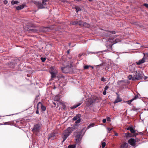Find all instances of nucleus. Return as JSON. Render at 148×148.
<instances>
[{"label":"nucleus","mask_w":148,"mask_h":148,"mask_svg":"<svg viewBox=\"0 0 148 148\" xmlns=\"http://www.w3.org/2000/svg\"><path fill=\"white\" fill-rule=\"evenodd\" d=\"M75 129V126L69 127L64 131L62 136V138H63V140L62 141V143L64 141Z\"/></svg>","instance_id":"nucleus-1"},{"label":"nucleus","mask_w":148,"mask_h":148,"mask_svg":"<svg viewBox=\"0 0 148 148\" xmlns=\"http://www.w3.org/2000/svg\"><path fill=\"white\" fill-rule=\"evenodd\" d=\"M142 75L141 74L140 72L136 71L134 75V76L132 75H129L128 76V78L129 80H139L142 79Z\"/></svg>","instance_id":"nucleus-2"},{"label":"nucleus","mask_w":148,"mask_h":148,"mask_svg":"<svg viewBox=\"0 0 148 148\" xmlns=\"http://www.w3.org/2000/svg\"><path fill=\"white\" fill-rule=\"evenodd\" d=\"M42 125L40 123H38L34 125L32 131L34 133H37L39 132L41 127Z\"/></svg>","instance_id":"nucleus-3"},{"label":"nucleus","mask_w":148,"mask_h":148,"mask_svg":"<svg viewBox=\"0 0 148 148\" xmlns=\"http://www.w3.org/2000/svg\"><path fill=\"white\" fill-rule=\"evenodd\" d=\"M68 58L69 59V60L67 59H66L65 60H64V59H65V57L63 56L62 58V60L64 62V65H66V66L70 67L71 65L73 62L71 60H69L71 58Z\"/></svg>","instance_id":"nucleus-4"},{"label":"nucleus","mask_w":148,"mask_h":148,"mask_svg":"<svg viewBox=\"0 0 148 148\" xmlns=\"http://www.w3.org/2000/svg\"><path fill=\"white\" fill-rule=\"evenodd\" d=\"M144 56L143 58L140 60L136 62V64L138 65H140L141 64H143L145 62V60L146 59H147V57H148V55L147 54H145L143 53Z\"/></svg>","instance_id":"nucleus-5"},{"label":"nucleus","mask_w":148,"mask_h":148,"mask_svg":"<svg viewBox=\"0 0 148 148\" xmlns=\"http://www.w3.org/2000/svg\"><path fill=\"white\" fill-rule=\"evenodd\" d=\"M53 28L52 27H45L41 28L40 30L44 32H50L51 30L53 29Z\"/></svg>","instance_id":"nucleus-6"},{"label":"nucleus","mask_w":148,"mask_h":148,"mask_svg":"<svg viewBox=\"0 0 148 148\" xmlns=\"http://www.w3.org/2000/svg\"><path fill=\"white\" fill-rule=\"evenodd\" d=\"M70 67L67 66L66 67H62L61 68L62 72L65 73H69L70 71Z\"/></svg>","instance_id":"nucleus-7"},{"label":"nucleus","mask_w":148,"mask_h":148,"mask_svg":"<svg viewBox=\"0 0 148 148\" xmlns=\"http://www.w3.org/2000/svg\"><path fill=\"white\" fill-rule=\"evenodd\" d=\"M136 140L134 138H130L128 141V143L133 146L135 145Z\"/></svg>","instance_id":"nucleus-8"},{"label":"nucleus","mask_w":148,"mask_h":148,"mask_svg":"<svg viewBox=\"0 0 148 148\" xmlns=\"http://www.w3.org/2000/svg\"><path fill=\"white\" fill-rule=\"evenodd\" d=\"M55 137V134L53 132L48 135V140L51 139V140H52L54 139Z\"/></svg>","instance_id":"nucleus-9"},{"label":"nucleus","mask_w":148,"mask_h":148,"mask_svg":"<svg viewBox=\"0 0 148 148\" xmlns=\"http://www.w3.org/2000/svg\"><path fill=\"white\" fill-rule=\"evenodd\" d=\"M75 139L76 141L78 142L79 140L80 136H81V133L80 132H77L75 134Z\"/></svg>","instance_id":"nucleus-10"},{"label":"nucleus","mask_w":148,"mask_h":148,"mask_svg":"<svg viewBox=\"0 0 148 148\" xmlns=\"http://www.w3.org/2000/svg\"><path fill=\"white\" fill-rule=\"evenodd\" d=\"M79 23V25H83L85 27H88L89 26V25L87 23L84 22L82 21H81V22H80Z\"/></svg>","instance_id":"nucleus-11"},{"label":"nucleus","mask_w":148,"mask_h":148,"mask_svg":"<svg viewBox=\"0 0 148 148\" xmlns=\"http://www.w3.org/2000/svg\"><path fill=\"white\" fill-rule=\"evenodd\" d=\"M117 94V96L116 99L114 102V103H117L119 102H120L122 100V99L120 98L119 95Z\"/></svg>","instance_id":"nucleus-12"},{"label":"nucleus","mask_w":148,"mask_h":148,"mask_svg":"<svg viewBox=\"0 0 148 148\" xmlns=\"http://www.w3.org/2000/svg\"><path fill=\"white\" fill-rule=\"evenodd\" d=\"M27 31L29 33H35L37 31V30L35 29L32 28H28Z\"/></svg>","instance_id":"nucleus-13"},{"label":"nucleus","mask_w":148,"mask_h":148,"mask_svg":"<svg viewBox=\"0 0 148 148\" xmlns=\"http://www.w3.org/2000/svg\"><path fill=\"white\" fill-rule=\"evenodd\" d=\"M36 3V4L37 5L38 7L39 8H45L43 4L41 3L37 2L35 3Z\"/></svg>","instance_id":"nucleus-14"},{"label":"nucleus","mask_w":148,"mask_h":148,"mask_svg":"<svg viewBox=\"0 0 148 148\" xmlns=\"http://www.w3.org/2000/svg\"><path fill=\"white\" fill-rule=\"evenodd\" d=\"M25 6V4H23L21 5L17 6L16 8V9L17 10H20L23 9Z\"/></svg>","instance_id":"nucleus-15"},{"label":"nucleus","mask_w":148,"mask_h":148,"mask_svg":"<svg viewBox=\"0 0 148 148\" xmlns=\"http://www.w3.org/2000/svg\"><path fill=\"white\" fill-rule=\"evenodd\" d=\"M40 104L41 105V110L43 111H45L46 110V107L44 106L42 103H41L40 102H39L38 103V104Z\"/></svg>","instance_id":"nucleus-16"},{"label":"nucleus","mask_w":148,"mask_h":148,"mask_svg":"<svg viewBox=\"0 0 148 148\" xmlns=\"http://www.w3.org/2000/svg\"><path fill=\"white\" fill-rule=\"evenodd\" d=\"M128 147V144L126 142L124 143L121 146V148H127Z\"/></svg>","instance_id":"nucleus-17"},{"label":"nucleus","mask_w":148,"mask_h":148,"mask_svg":"<svg viewBox=\"0 0 148 148\" xmlns=\"http://www.w3.org/2000/svg\"><path fill=\"white\" fill-rule=\"evenodd\" d=\"M81 115L80 114H77L76 115V116H74L73 119V121H75L79 119H80L81 117Z\"/></svg>","instance_id":"nucleus-18"},{"label":"nucleus","mask_w":148,"mask_h":148,"mask_svg":"<svg viewBox=\"0 0 148 148\" xmlns=\"http://www.w3.org/2000/svg\"><path fill=\"white\" fill-rule=\"evenodd\" d=\"M125 135L127 138L133 137V134H132L128 132L126 133Z\"/></svg>","instance_id":"nucleus-19"},{"label":"nucleus","mask_w":148,"mask_h":148,"mask_svg":"<svg viewBox=\"0 0 148 148\" xmlns=\"http://www.w3.org/2000/svg\"><path fill=\"white\" fill-rule=\"evenodd\" d=\"M81 103H79L78 104H77L76 105H75L74 106H73L71 107V109H75V108H76L77 107H78V106H79L80 105H81Z\"/></svg>","instance_id":"nucleus-20"},{"label":"nucleus","mask_w":148,"mask_h":148,"mask_svg":"<svg viewBox=\"0 0 148 148\" xmlns=\"http://www.w3.org/2000/svg\"><path fill=\"white\" fill-rule=\"evenodd\" d=\"M81 21H75L74 22H73L72 23V24L73 25H75L76 24H78L79 25V24H80V22H81Z\"/></svg>","instance_id":"nucleus-21"},{"label":"nucleus","mask_w":148,"mask_h":148,"mask_svg":"<svg viewBox=\"0 0 148 148\" xmlns=\"http://www.w3.org/2000/svg\"><path fill=\"white\" fill-rule=\"evenodd\" d=\"M19 3V2L17 1H14L12 0L11 1V4L12 5H13L14 4H17Z\"/></svg>","instance_id":"nucleus-22"},{"label":"nucleus","mask_w":148,"mask_h":148,"mask_svg":"<svg viewBox=\"0 0 148 148\" xmlns=\"http://www.w3.org/2000/svg\"><path fill=\"white\" fill-rule=\"evenodd\" d=\"M51 75L52 78H54L56 77V74L55 73L53 72H51Z\"/></svg>","instance_id":"nucleus-23"},{"label":"nucleus","mask_w":148,"mask_h":148,"mask_svg":"<svg viewBox=\"0 0 148 148\" xmlns=\"http://www.w3.org/2000/svg\"><path fill=\"white\" fill-rule=\"evenodd\" d=\"M81 120V119H79L76 120V121L75 122V126H74L75 128V126H76L77 125V124L79 123L80 122Z\"/></svg>","instance_id":"nucleus-24"},{"label":"nucleus","mask_w":148,"mask_h":148,"mask_svg":"<svg viewBox=\"0 0 148 148\" xmlns=\"http://www.w3.org/2000/svg\"><path fill=\"white\" fill-rule=\"evenodd\" d=\"M98 98H93V99L94 100H93V101H92V102H98Z\"/></svg>","instance_id":"nucleus-25"},{"label":"nucleus","mask_w":148,"mask_h":148,"mask_svg":"<svg viewBox=\"0 0 148 148\" xmlns=\"http://www.w3.org/2000/svg\"><path fill=\"white\" fill-rule=\"evenodd\" d=\"M130 131L131 132V133L133 134L135 133V130H134V129L132 127Z\"/></svg>","instance_id":"nucleus-26"},{"label":"nucleus","mask_w":148,"mask_h":148,"mask_svg":"<svg viewBox=\"0 0 148 148\" xmlns=\"http://www.w3.org/2000/svg\"><path fill=\"white\" fill-rule=\"evenodd\" d=\"M91 66L90 65H85L84 67V69H88L89 67Z\"/></svg>","instance_id":"nucleus-27"},{"label":"nucleus","mask_w":148,"mask_h":148,"mask_svg":"<svg viewBox=\"0 0 148 148\" xmlns=\"http://www.w3.org/2000/svg\"><path fill=\"white\" fill-rule=\"evenodd\" d=\"M75 146L74 145H69L68 148H75Z\"/></svg>","instance_id":"nucleus-28"},{"label":"nucleus","mask_w":148,"mask_h":148,"mask_svg":"<svg viewBox=\"0 0 148 148\" xmlns=\"http://www.w3.org/2000/svg\"><path fill=\"white\" fill-rule=\"evenodd\" d=\"M107 32L109 33L110 34H115V32L114 31H108Z\"/></svg>","instance_id":"nucleus-29"},{"label":"nucleus","mask_w":148,"mask_h":148,"mask_svg":"<svg viewBox=\"0 0 148 148\" xmlns=\"http://www.w3.org/2000/svg\"><path fill=\"white\" fill-rule=\"evenodd\" d=\"M138 97V95H135L134 97L132 99L133 101L137 99Z\"/></svg>","instance_id":"nucleus-30"},{"label":"nucleus","mask_w":148,"mask_h":148,"mask_svg":"<svg viewBox=\"0 0 148 148\" xmlns=\"http://www.w3.org/2000/svg\"><path fill=\"white\" fill-rule=\"evenodd\" d=\"M133 101V100H132V99L130 100H129V101H126V102L129 105H130L131 103Z\"/></svg>","instance_id":"nucleus-31"},{"label":"nucleus","mask_w":148,"mask_h":148,"mask_svg":"<svg viewBox=\"0 0 148 148\" xmlns=\"http://www.w3.org/2000/svg\"><path fill=\"white\" fill-rule=\"evenodd\" d=\"M107 31H106V33L105 34V36H110L111 35V34L108 33L107 32Z\"/></svg>","instance_id":"nucleus-32"},{"label":"nucleus","mask_w":148,"mask_h":148,"mask_svg":"<svg viewBox=\"0 0 148 148\" xmlns=\"http://www.w3.org/2000/svg\"><path fill=\"white\" fill-rule=\"evenodd\" d=\"M75 9L76 10L77 12L78 11L80 10V8L78 7H76L75 8Z\"/></svg>","instance_id":"nucleus-33"},{"label":"nucleus","mask_w":148,"mask_h":148,"mask_svg":"<svg viewBox=\"0 0 148 148\" xmlns=\"http://www.w3.org/2000/svg\"><path fill=\"white\" fill-rule=\"evenodd\" d=\"M102 147V148H104L106 145V143L105 142H102L101 144Z\"/></svg>","instance_id":"nucleus-34"},{"label":"nucleus","mask_w":148,"mask_h":148,"mask_svg":"<svg viewBox=\"0 0 148 148\" xmlns=\"http://www.w3.org/2000/svg\"><path fill=\"white\" fill-rule=\"evenodd\" d=\"M40 59L42 62H44L46 59L45 58L42 57Z\"/></svg>","instance_id":"nucleus-35"},{"label":"nucleus","mask_w":148,"mask_h":148,"mask_svg":"<svg viewBox=\"0 0 148 148\" xmlns=\"http://www.w3.org/2000/svg\"><path fill=\"white\" fill-rule=\"evenodd\" d=\"M47 1V0H43L42 2V4H43V5H44L45 4H46V3H45Z\"/></svg>","instance_id":"nucleus-36"},{"label":"nucleus","mask_w":148,"mask_h":148,"mask_svg":"<svg viewBox=\"0 0 148 148\" xmlns=\"http://www.w3.org/2000/svg\"><path fill=\"white\" fill-rule=\"evenodd\" d=\"M101 80L103 82H105L106 81V80L103 77L101 78Z\"/></svg>","instance_id":"nucleus-37"},{"label":"nucleus","mask_w":148,"mask_h":148,"mask_svg":"<svg viewBox=\"0 0 148 148\" xmlns=\"http://www.w3.org/2000/svg\"><path fill=\"white\" fill-rule=\"evenodd\" d=\"M138 135V133H136L135 132V133H134L133 134V137H134V136H136Z\"/></svg>","instance_id":"nucleus-38"},{"label":"nucleus","mask_w":148,"mask_h":148,"mask_svg":"<svg viewBox=\"0 0 148 148\" xmlns=\"http://www.w3.org/2000/svg\"><path fill=\"white\" fill-rule=\"evenodd\" d=\"M100 52H101L100 51H99V52H90L89 53H90L92 54H97L98 53H99Z\"/></svg>","instance_id":"nucleus-39"},{"label":"nucleus","mask_w":148,"mask_h":148,"mask_svg":"<svg viewBox=\"0 0 148 148\" xmlns=\"http://www.w3.org/2000/svg\"><path fill=\"white\" fill-rule=\"evenodd\" d=\"M109 88V87L108 86H106L104 88V90H106Z\"/></svg>","instance_id":"nucleus-40"},{"label":"nucleus","mask_w":148,"mask_h":148,"mask_svg":"<svg viewBox=\"0 0 148 148\" xmlns=\"http://www.w3.org/2000/svg\"><path fill=\"white\" fill-rule=\"evenodd\" d=\"M8 1L6 0H5L3 1V3L5 4H7Z\"/></svg>","instance_id":"nucleus-41"},{"label":"nucleus","mask_w":148,"mask_h":148,"mask_svg":"<svg viewBox=\"0 0 148 148\" xmlns=\"http://www.w3.org/2000/svg\"><path fill=\"white\" fill-rule=\"evenodd\" d=\"M59 99L58 97H56L55 98V100L56 101H58L59 100Z\"/></svg>","instance_id":"nucleus-42"},{"label":"nucleus","mask_w":148,"mask_h":148,"mask_svg":"<svg viewBox=\"0 0 148 148\" xmlns=\"http://www.w3.org/2000/svg\"><path fill=\"white\" fill-rule=\"evenodd\" d=\"M144 5L145 6L146 8H148V4L147 3H145L144 4Z\"/></svg>","instance_id":"nucleus-43"},{"label":"nucleus","mask_w":148,"mask_h":148,"mask_svg":"<svg viewBox=\"0 0 148 148\" xmlns=\"http://www.w3.org/2000/svg\"><path fill=\"white\" fill-rule=\"evenodd\" d=\"M106 119H103V120L102 121L103 123H105L106 122Z\"/></svg>","instance_id":"nucleus-44"},{"label":"nucleus","mask_w":148,"mask_h":148,"mask_svg":"<svg viewBox=\"0 0 148 148\" xmlns=\"http://www.w3.org/2000/svg\"><path fill=\"white\" fill-rule=\"evenodd\" d=\"M106 90H104L103 91V95H106Z\"/></svg>","instance_id":"nucleus-45"},{"label":"nucleus","mask_w":148,"mask_h":148,"mask_svg":"<svg viewBox=\"0 0 148 148\" xmlns=\"http://www.w3.org/2000/svg\"><path fill=\"white\" fill-rule=\"evenodd\" d=\"M107 121H110V118L109 117H107Z\"/></svg>","instance_id":"nucleus-46"},{"label":"nucleus","mask_w":148,"mask_h":148,"mask_svg":"<svg viewBox=\"0 0 148 148\" xmlns=\"http://www.w3.org/2000/svg\"><path fill=\"white\" fill-rule=\"evenodd\" d=\"M107 129L109 132H110V131H111L112 130V128H107Z\"/></svg>","instance_id":"nucleus-47"},{"label":"nucleus","mask_w":148,"mask_h":148,"mask_svg":"<svg viewBox=\"0 0 148 148\" xmlns=\"http://www.w3.org/2000/svg\"><path fill=\"white\" fill-rule=\"evenodd\" d=\"M94 126V124H92L90 125H89L88 127H93Z\"/></svg>","instance_id":"nucleus-48"},{"label":"nucleus","mask_w":148,"mask_h":148,"mask_svg":"<svg viewBox=\"0 0 148 148\" xmlns=\"http://www.w3.org/2000/svg\"><path fill=\"white\" fill-rule=\"evenodd\" d=\"M136 138V141H137V142H139V141L140 140V139H139V138Z\"/></svg>","instance_id":"nucleus-49"},{"label":"nucleus","mask_w":148,"mask_h":148,"mask_svg":"<svg viewBox=\"0 0 148 148\" xmlns=\"http://www.w3.org/2000/svg\"><path fill=\"white\" fill-rule=\"evenodd\" d=\"M137 109L135 107H133L132 108V110L134 111H136L137 110Z\"/></svg>","instance_id":"nucleus-50"},{"label":"nucleus","mask_w":148,"mask_h":148,"mask_svg":"<svg viewBox=\"0 0 148 148\" xmlns=\"http://www.w3.org/2000/svg\"><path fill=\"white\" fill-rule=\"evenodd\" d=\"M132 127H128L127 128V130H130L131 129Z\"/></svg>","instance_id":"nucleus-51"},{"label":"nucleus","mask_w":148,"mask_h":148,"mask_svg":"<svg viewBox=\"0 0 148 148\" xmlns=\"http://www.w3.org/2000/svg\"><path fill=\"white\" fill-rule=\"evenodd\" d=\"M36 113L37 114H39V112L38 111V110H37L36 111Z\"/></svg>","instance_id":"nucleus-52"},{"label":"nucleus","mask_w":148,"mask_h":148,"mask_svg":"<svg viewBox=\"0 0 148 148\" xmlns=\"http://www.w3.org/2000/svg\"><path fill=\"white\" fill-rule=\"evenodd\" d=\"M39 104H38V103L37 104V110H38V106Z\"/></svg>","instance_id":"nucleus-53"},{"label":"nucleus","mask_w":148,"mask_h":148,"mask_svg":"<svg viewBox=\"0 0 148 148\" xmlns=\"http://www.w3.org/2000/svg\"><path fill=\"white\" fill-rule=\"evenodd\" d=\"M53 104L55 105V106H54V107H55L56 106V103H55V102H53Z\"/></svg>","instance_id":"nucleus-54"},{"label":"nucleus","mask_w":148,"mask_h":148,"mask_svg":"<svg viewBox=\"0 0 148 148\" xmlns=\"http://www.w3.org/2000/svg\"><path fill=\"white\" fill-rule=\"evenodd\" d=\"M67 52L68 53H69L70 52V50H68L67 51Z\"/></svg>","instance_id":"nucleus-55"},{"label":"nucleus","mask_w":148,"mask_h":148,"mask_svg":"<svg viewBox=\"0 0 148 148\" xmlns=\"http://www.w3.org/2000/svg\"><path fill=\"white\" fill-rule=\"evenodd\" d=\"M115 135L116 136H117L118 135V134L117 133H115Z\"/></svg>","instance_id":"nucleus-56"},{"label":"nucleus","mask_w":148,"mask_h":148,"mask_svg":"<svg viewBox=\"0 0 148 148\" xmlns=\"http://www.w3.org/2000/svg\"><path fill=\"white\" fill-rule=\"evenodd\" d=\"M113 44H112L111 45H110V47L111 49H112V45H113Z\"/></svg>","instance_id":"nucleus-57"},{"label":"nucleus","mask_w":148,"mask_h":148,"mask_svg":"<svg viewBox=\"0 0 148 148\" xmlns=\"http://www.w3.org/2000/svg\"><path fill=\"white\" fill-rule=\"evenodd\" d=\"M144 79H146V78H147V77H146V76H145V77H144Z\"/></svg>","instance_id":"nucleus-58"},{"label":"nucleus","mask_w":148,"mask_h":148,"mask_svg":"<svg viewBox=\"0 0 148 148\" xmlns=\"http://www.w3.org/2000/svg\"><path fill=\"white\" fill-rule=\"evenodd\" d=\"M74 0L75 1H81V0Z\"/></svg>","instance_id":"nucleus-59"},{"label":"nucleus","mask_w":148,"mask_h":148,"mask_svg":"<svg viewBox=\"0 0 148 148\" xmlns=\"http://www.w3.org/2000/svg\"><path fill=\"white\" fill-rule=\"evenodd\" d=\"M82 55V54H79V56L80 57H81V56Z\"/></svg>","instance_id":"nucleus-60"},{"label":"nucleus","mask_w":148,"mask_h":148,"mask_svg":"<svg viewBox=\"0 0 148 148\" xmlns=\"http://www.w3.org/2000/svg\"><path fill=\"white\" fill-rule=\"evenodd\" d=\"M90 1H92L93 0H88Z\"/></svg>","instance_id":"nucleus-61"},{"label":"nucleus","mask_w":148,"mask_h":148,"mask_svg":"<svg viewBox=\"0 0 148 148\" xmlns=\"http://www.w3.org/2000/svg\"><path fill=\"white\" fill-rule=\"evenodd\" d=\"M90 67H91L92 69H93V66H91Z\"/></svg>","instance_id":"nucleus-62"},{"label":"nucleus","mask_w":148,"mask_h":148,"mask_svg":"<svg viewBox=\"0 0 148 148\" xmlns=\"http://www.w3.org/2000/svg\"><path fill=\"white\" fill-rule=\"evenodd\" d=\"M62 77H63V78H64V77L63 76H62Z\"/></svg>","instance_id":"nucleus-63"},{"label":"nucleus","mask_w":148,"mask_h":148,"mask_svg":"<svg viewBox=\"0 0 148 148\" xmlns=\"http://www.w3.org/2000/svg\"><path fill=\"white\" fill-rule=\"evenodd\" d=\"M104 51H102V52H104ZM101 52H102V51H101Z\"/></svg>","instance_id":"nucleus-64"}]
</instances>
